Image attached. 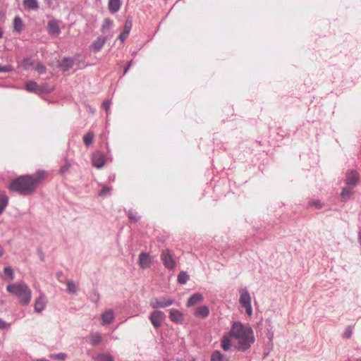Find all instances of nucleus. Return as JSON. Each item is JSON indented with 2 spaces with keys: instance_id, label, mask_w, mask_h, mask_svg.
Returning a JSON list of instances; mask_svg holds the SVG:
<instances>
[{
  "instance_id": "nucleus-8",
  "label": "nucleus",
  "mask_w": 361,
  "mask_h": 361,
  "mask_svg": "<svg viewBox=\"0 0 361 361\" xmlns=\"http://www.w3.org/2000/svg\"><path fill=\"white\" fill-rule=\"evenodd\" d=\"M359 173L353 170L346 173L345 183L348 185L355 186L359 182Z\"/></svg>"
},
{
  "instance_id": "nucleus-21",
  "label": "nucleus",
  "mask_w": 361,
  "mask_h": 361,
  "mask_svg": "<svg viewBox=\"0 0 361 361\" xmlns=\"http://www.w3.org/2000/svg\"><path fill=\"white\" fill-rule=\"evenodd\" d=\"M23 28V22L19 16H16L13 20V31L20 33Z\"/></svg>"
},
{
  "instance_id": "nucleus-22",
  "label": "nucleus",
  "mask_w": 361,
  "mask_h": 361,
  "mask_svg": "<svg viewBox=\"0 0 361 361\" xmlns=\"http://www.w3.org/2000/svg\"><path fill=\"white\" fill-rule=\"evenodd\" d=\"M4 279L6 281H12L14 279V272L11 267H7L4 269Z\"/></svg>"
},
{
  "instance_id": "nucleus-26",
  "label": "nucleus",
  "mask_w": 361,
  "mask_h": 361,
  "mask_svg": "<svg viewBox=\"0 0 361 361\" xmlns=\"http://www.w3.org/2000/svg\"><path fill=\"white\" fill-rule=\"evenodd\" d=\"M94 136L92 132H88L83 136V142L86 146H89L92 142Z\"/></svg>"
},
{
  "instance_id": "nucleus-25",
  "label": "nucleus",
  "mask_w": 361,
  "mask_h": 361,
  "mask_svg": "<svg viewBox=\"0 0 361 361\" xmlns=\"http://www.w3.org/2000/svg\"><path fill=\"white\" fill-rule=\"evenodd\" d=\"M21 66L24 70H28L34 67V63L30 59L26 58L22 61Z\"/></svg>"
},
{
  "instance_id": "nucleus-33",
  "label": "nucleus",
  "mask_w": 361,
  "mask_h": 361,
  "mask_svg": "<svg viewBox=\"0 0 361 361\" xmlns=\"http://www.w3.org/2000/svg\"><path fill=\"white\" fill-rule=\"evenodd\" d=\"M67 289H68V291L71 293H76V286L72 281H68L67 282Z\"/></svg>"
},
{
  "instance_id": "nucleus-39",
  "label": "nucleus",
  "mask_w": 361,
  "mask_h": 361,
  "mask_svg": "<svg viewBox=\"0 0 361 361\" xmlns=\"http://www.w3.org/2000/svg\"><path fill=\"white\" fill-rule=\"evenodd\" d=\"M111 190V188L107 187V186H104L102 188V189L101 190V191L99 192V195L101 196H105V195H106L107 194L109 193Z\"/></svg>"
},
{
  "instance_id": "nucleus-19",
  "label": "nucleus",
  "mask_w": 361,
  "mask_h": 361,
  "mask_svg": "<svg viewBox=\"0 0 361 361\" xmlns=\"http://www.w3.org/2000/svg\"><path fill=\"white\" fill-rule=\"evenodd\" d=\"M8 203V197L4 191L0 190V215L3 213Z\"/></svg>"
},
{
  "instance_id": "nucleus-37",
  "label": "nucleus",
  "mask_w": 361,
  "mask_h": 361,
  "mask_svg": "<svg viewBox=\"0 0 361 361\" xmlns=\"http://www.w3.org/2000/svg\"><path fill=\"white\" fill-rule=\"evenodd\" d=\"M70 168L71 164L68 161H66L65 164L61 167L60 171L61 173H64L67 172Z\"/></svg>"
},
{
  "instance_id": "nucleus-40",
  "label": "nucleus",
  "mask_w": 361,
  "mask_h": 361,
  "mask_svg": "<svg viewBox=\"0 0 361 361\" xmlns=\"http://www.w3.org/2000/svg\"><path fill=\"white\" fill-rule=\"evenodd\" d=\"M111 24H112V21L111 20L106 19L104 21V24L102 25V30L109 27Z\"/></svg>"
},
{
  "instance_id": "nucleus-14",
  "label": "nucleus",
  "mask_w": 361,
  "mask_h": 361,
  "mask_svg": "<svg viewBox=\"0 0 361 361\" xmlns=\"http://www.w3.org/2000/svg\"><path fill=\"white\" fill-rule=\"evenodd\" d=\"M106 38L105 37H99L96 40L93 42L91 47L94 52H98L101 50L102 47L106 43Z\"/></svg>"
},
{
  "instance_id": "nucleus-6",
  "label": "nucleus",
  "mask_w": 361,
  "mask_h": 361,
  "mask_svg": "<svg viewBox=\"0 0 361 361\" xmlns=\"http://www.w3.org/2000/svg\"><path fill=\"white\" fill-rule=\"evenodd\" d=\"M165 317V314L162 311L154 310L152 312L149 319L154 327L158 328L161 325Z\"/></svg>"
},
{
  "instance_id": "nucleus-44",
  "label": "nucleus",
  "mask_w": 361,
  "mask_h": 361,
  "mask_svg": "<svg viewBox=\"0 0 361 361\" xmlns=\"http://www.w3.org/2000/svg\"><path fill=\"white\" fill-rule=\"evenodd\" d=\"M132 64H133V61L131 60V61H130L128 62V66L125 68V70H124V74L127 73V71H128V69L130 68V67L132 66Z\"/></svg>"
},
{
  "instance_id": "nucleus-5",
  "label": "nucleus",
  "mask_w": 361,
  "mask_h": 361,
  "mask_svg": "<svg viewBox=\"0 0 361 361\" xmlns=\"http://www.w3.org/2000/svg\"><path fill=\"white\" fill-rule=\"evenodd\" d=\"M174 300L169 297H162L160 298H154L150 301V306L154 308H164L172 305Z\"/></svg>"
},
{
  "instance_id": "nucleus-49",
  "label": "nucleus",
  "mask_w": 361,
  "mask_h": 361,
  "mask_svg": "<svg viewBox=\"0 0 361 361\" xmlns=\"http://www.w3.org/2000/svg\"><path fill=\"white\" fill-rule=\"evenodd\" d=\"M37 361H49V360H45V359H43V360H37Z\"/></svg>"
},
{
  "instance_id": "nucleus-47",
  "label": "nucleus",
  "mask_w": 361,
  "mask_h": 361,
  "mask_svg": "<svg viewBox=\"0 0 361 361\" xmlns=\"http://www.w3.org/2000/svg\"><path fill=\"white\" fill-rule=\"evenodd\" d=\"M44 1L49 5L50 6L52 3V0H44Z\"/></svg>"
},
{
  "instance_id": "nucleus-41",
  "label": "nucleus",
  "mask_w": 361,
  "mask_h": 361,
  "mask_svg": "<svg viewBox=\"0 0 361 361\" xmlns=\"http://www.w3.org/2000/svg\"><path fill=\"white\" fill-rule=\"evenodd\" d=\"M110 104H111V102H110L109 101H108V100L104 101V102L102 103V107H103L106 111H108V109H109Z\"/></svg>"
},
{
  "instance_id": "nucleus-35",
  "label": "nucleus",
  "mask_w": 361,
  "mask_h": 361,
  "mask_svg": "<svg viewBox=\"0 0 361 361\" xmlns=\"http://www.w3.org/2000/svg\"><path fill=\"white\" fill-rule=\"evenodd\" d=\"M50 357L58 360H63L66 358V355L62 353L58 354H52L50 355Z\"/></svg>"
},
{
  "instance_id": "nucleus-48",
  "label": "nucleus",
  "mask_w": 361,
  "mask_h": 361,
  "mask_svg": "<svg viewBox=\"0 0 361 361\" xmlns=\"http://www.w3.org/2000/svg\"><path fill=\"white\" fill-rule=\"evenodd\" d=\"M3 36V32L1 30V29L0 28V38H1Z\"/></svg>"
},
{
  "instance_id": "nucleus-24",
  "label": "nucleus",
  "mask_w": 361,
  "mask_h": 361,
  "mask_svg": "<svg viewBox=\"0 0 361 361\" xmlns=\"http://www.w3.org/2000/svg\"><path fill=\"white\" fill-rule=\"evenodd\" d=\"M211 361H227V359L219 350H215L212 354Z\"/></svg>"
},
{
  "instance_id": "nucleus-38",
  "label": "nucleus",
  "mask_w": 361,
  "mask_h": 361,
  "mask_svg": "<svg viewBox=\"0 0 361 361\" xmlns=\"http://www.w3.org/2000/svg\"><path fill=\"white\" fill-rule=\"evenodd\" d=\"M13 71L11 66H0V73H7Z\"/></svg>"
},
{
  "instance_id": "nucleus-23",
  "label": "nucleus",
  "mask_w": 361,
  "mask_h": 361,
  "mask_svg": "<svg viewBox=\"0 0 361 361\" xmlns=\"http://www.w3.org/2000/svg\"><path fill=\"white\" fill-rule=\"evenodd\" d=\"M240 302L245 308V312L248 314V294L246 292L241 293Z\"/></svg>"
},
{
  "instance_id": "nucleus-15",
  "label": "nucleus",
  "mask_w": 361,
  "mask_h": 361,
  "mask_svg": "<svg viewBox=\"0 0 361 361\" xmlns=\"http://www.w3.org/2000/svg\"><path fill=\"white\" fill-rule=\"evenodd\" d=\"M114 318V314L112 310H108L102 314V324H111Z\"/></svg>"
},
{
  "instance_id": "nucleus-46",
  "label": "nucleus",
  "mask_w": 361,
  "mask_h": 361,
  "mask_svg": "<svg viewBox=\"0 0 361 361\" xmlns=\"http://www.w3.org/2000/svg\"><path fill=\"white\" fill-rule=\"evenodd\" d=\"M4 251L3 247L0 245V257H1L4 254Z\"/></svg>"
},
{
  "instance_id": "nucleus-1",
  "label": "nucleus",
  "mask_w": 361,
  "mask_h": 361,
  "mask_svg": "<svg viewBox=\"0 0 361 361\" xmlns=\"http://www.w3.org/2000/svg\"><path fill=\"white\" fill-rule=\"evenodd\" d=\"M231 341L238 350L245 351L248 349V331L239 322H233L230 331L222 337L221 346L224 350L228 351L231 348Z\"/></svg>"
},
{
  "instance_id": "nucleus-43",
  "label": "nucleus",
  "mask_w": 361,
  "mask_h": 361,
  "mask_svg": "<svg viewBox=\"0 0 361 361\" xmlns=\"http://www.w3.org/2000/svg\"><path fill=\"white\" fill-rule=\"evenodd\" d=\"M6 327V322L0 319V329H5Z\"/></svg>"
},
{
  "instance_id": "nucleus-42",
  "label": "nucleus",
  "mask_w": 361,
  "mask_h": 361,
  "mask_svg": "<svg viewBox=\"0 0 361 361\" xmlns=\"http://www.w3.org/2000/svg\"><path fill=\"white\" fill-rule=\"evenodd\" d=\"M128 35H125V32L123 31V32L119 35L118 39L123 42L127 38Z\"/></svg>"
},
{
  "instance_id": "nucleus-18",
  "label": "nucleus",
  "mask_w": 361,
  "mask_h": 361,
  "mask_svg": "<svg viewBox=\"0 0 361 361\" xmlns=\"http://www.w3.org/2000/svg\"><path fill=\"white\" fill-rule=\"evenodd\" d=\"M203 300V296L200 293H195L192 295L187 302V306L191 307L198 303H200Z\"/></svg>"
},
{
  "instance_id": "nucleus-12",
  "label": "nucleus",
  "mask_w": 361,
  "mask_h": 361,
  "mask_svg": "<svg viewBox=\"0 0 361 361\" xmlns=\"http://www.w3.org/2000/svg\"><path fill=\"white\" fill-rule=\"evenodd\" d=\"M209 314V307L206 305H202L198 307L195 312L194 315L197 318H206Z\"/></svg>"
},
{
  "instance_id": "nucleus-34",
  "label": "nucleus",
  "mask_w": 361,
  "mask_h": 361,
  "mask_svg": "<svg viewBox=\"0 0 361 361\" xmlns=\"http://www.w3.org/2000/svg\"><path fill=\"white\" fill-rule=\"evenodd\" d=\"M37 85L34 81H30L26 84V90H36Z\"/></svg>"
},
{
  "instance_id": "nucleus-27",
  "label": "nucleus",
  "mask_w": 361,
  "mask_h": 361,
  "mask_svg": "<svg viewBox=\"0 0 361 361\" xmlns=\"http://www.w3.org/2000/svg\"><path fill=\"white\" fill-rule=\"evenodd\" d=\"M90 343L93 345H97L101 342L102 337L99 334L95 333L90 336Z\"/></svg>"
},
{
  "instance_id": "nucleus-50",
  "label": "nucleus",
  "mask_w": 361,
  "mask_h": 361,
  "mask_svg": "<svg viewBox=\"0 0 361 361\" xmlns=\"http://www.w3.org/2000/svg\"><path fill=\"white\" fill-rule=\"evenodd\" d=\"M251 313H252V311H251V309L250 308V312H249L250 315L251 314Z\"/></svg>"
},
{
  "instance_id": "nucleus-4",
  "label": "nucleus",
  "mask_w": 361,
  "mask_h": 361,
  "mask_svg": "<svg viewBox=\"0 0 361 361\" xmlns=\"http://www.w3.org/2000/svg\"><path fill=\"white\" fill-rule=\"evenodd\" d=\"M161 259L164 267L169 269H173L176 266L172 253L169 249H165L161 251Z\"/></svg>"
},
{
  "instance_id": "nucleus-3",
  "label": "nucleus",
  "mask_w": 361,
  "mask_h": 361,
  "mask_svg": "<svg viewBox=\"0 0 361 361\" xmlns=\"http://www.w3.org/2000/svg\"><path fill=\"white\" fill-rule=\"evenodd\" d=\"M6 290L16 296L19 303L23 306L28 305L32 300V290L24 282L8 284L6 286Z\"/></svg>"
},
{
  "instance_id": "nucleus-13",
  "label": "nucleus",
  "mask_w": 361,
  "mask_h": 361,
  "mask_svg": "<svg viewBox=\"0 0 361 361\" xmlns=\"http://www.w3.org/2000/svg\"><path fill=\"white\" fill-rule=\"evenodd\" d=\"M169 318L173 322H182L183 321V314L178 310H171Z\"/></svg>"
},
{
  "instance_id": "nucleus-11",
  "label": "nucleus",
  "mask_w": 361,
  "mask_h": 361,
  "mask_svg": "<svg viewBox=\"0 0 361 361\" xmlns=\"http://www.w3.org/2000/svg\"><path fill=\"white\" fill-rule=\"evenodd\" d=\"M46 306V300L45 295L44 294H40L39 296L36 299L35 302V310L37 312H42Z\"/></svg>"
},
{
  "instance_id": "nucleus-36",
  "label": "nucleus",
  "mask_w": 361,
  "mask_h": 361,
  "mask_svg": "<svg viewBox=\"0 0 361 361\" xmlns=\"http://www.w3.org/2000/svg\"><path fill=\"white\" fill-rule=\"evenodd\" d=\"M34 68L39 73H44L46 71L45 66L42 63H38L35 66H34Z\"/></svg>"
},
{
  "instance_id": "nucleus-2",
  "label": "nucleus",
  "mask_w": 361,
  "mask_h": 361,
  "mask_svg": "<svg viewBox=\"0 0 361 361\" xmlns=\"http://www.w3.org/2000/svg\"><path fill=\"white\" fill-rule=\"evenodd\" d=\"M47 176L44 171H38L32 175L20 176L11 182L9 189L21 195L31 194Z\"/></svg>"
},
{
  "instance_id": "nucleus-45",
  "label": "nucleus",
  "mask_w": 361,
  "mask_h": 361,
  "mask_svg": "<svg viewBox=\"0 0 361 361\" xmlns=\"http://www.w3.org/2000/svg\"><path fill=\"white\" fill-rule=\"evenodd\" d=\"M251 334H252V331L250 329V343H253L255 341L254 337L251 336Z\"/></svg>"
},
{
  "instance_id": "nucleus-30",
  "label": "nucleus",
  "mask_w": 361,
  "mask_h": 361,
  "mask_svg": "<svg viewBox=\"0 0 361 361\" xmlns=\"http://www.w3.org/2000/svg\"><path fill=\"white\" fill-rule=\"evenodd\" d=\"M96 361H113V358L111 355L107 354H99L95 357Z\"/></svg>"
},
{
  "instance_id": "nucleus-28",
  "label": "nucleus",
  "mask_w": 361,
  "mask_h": 361,
  "mask_svg": "<svg viewBox=\"0 0 361 361\" xmlns=\"http://www.w3.org/2000/svg\"><path fill=\"white\" fill-rule=\"evenodd\" d=\"M353 331V326H348L343 333V335H342L343 338L345 339H349L352 336Z\"/></svg>"
},
{
  "instance_id": "nucleus-7",
  "label": "nucleus",
  "mask_w": 361,
  "mask_h": 361,
  "mask_svg": "<svg viewBox=\"0 0 361 361\" xmlns=\"http://www.w3.org/2000/svg\"><path fill=\"white\" fill-rule=\"evenodd\" d=\"M152 263V259L147 252H141L139 255L138 264L142 269L149 268Z\"/></svg>"
},
{
  "instance_id": "nucleus-20",
  "label": "nucleus",
  "mask_w": 361,
  "mask_h": 361,
  "mask_svg": "<svg viewBox=\"0 0 361 361\" xmlns=\"http://www.w3.org/2000/svg\"><path fill=\"white\" fill-rule=\"evenodd\" d=\"M23 6L30 10L36 11L39 8V3L37 0H23Z\"/></svg>"
},
{
  "instance_id": "nucleus-17",
  "label": "nucleus",
  "mask_w": 361,
  "mask_h": 361,
  "mask_svg": "<svg viewBox=\"0 0 361 361\" xmlns=\"http://www.w3.org/2000/svg\"><path fill=\"white\" fill-rule=\"evenodd\" d=\"M74 61L71 58H64L60 63V68L63 71H68L73 68Z\"/></svg>"
},
{
  "instance_id": "nucleus-32",
  "label": "nucleus",
  "mask_w": 361,
  "mask_h": 361,
  "mask_svg": "<svg viewBox=\"0 0 361 361\" xmlns=\"http://www.w3.org/2000/svg\"><path fill=\"white\" fill-rule=\"evenodd\" d=\"M131 27H132V20L128 18L126 20L124 27H123V32H125V35H129Z\"/></svg>"
},
{
  "instance_id": "nucleus-10",
  "label": "nucleus",
  "mask_w": 361,
  "mask_h": 361,
  "mask_svg": "<svg viewBox=\"0 0 361 361\" xmlns=\"http://www.w3.org/2000/svg\"><path fill=\"white\" fill-rule=\"evenodd\" d=\"M47 30L51 35L58 36L61 33L59 23L56 20H51L48 22Z\"/></svg>"
},
{
  "instance_id": "nucleus-31",
  "label": "nucleus",
  "mask_w": 361,
  "mask_h": 361,
  "mask_svg": "<svg viewBox=\"0 0 361 361\" xmlns=\"http://www.w3.org/2000/svg\"><path fill=\"white\" fill-rule=\"evenodd\" d=\"M353 192L350 188H345L343 189L341 196L343 199H348L351 197Z\"/></svg>"
},
{
  "instance_id": "nucleus-16",
  "label": "nucleus",
  "mask_w": 361,
  "mask_h": 361,
  "mask_svg": "<svg viewBox=\"0 0 361 361\" xmlns=\"http://www.w3.org/2000/svg\"><path fill=\"white\" fill-rule=\"evenodd\" d=\"M121 6V0H109L108 8L111 13H115L120 9Z\"/></svg>"
},
{
  "instance_id": "nucleus-29",
  "label": "nucleus",
  "mask_w": 361,
  "mask_h": 361,
  "mask_svg": "<svg viewBox=\"0 0 361 361\" xmlns=\"http://www.w3.org/2000/svg\"><path fill=\"white\" fill-rule=\"evenodd\" d=\"M189 279V276L186 272L181 271L178 276V281L181 284H185Z\"/></svg>"
},
{
  "instance_id": "nucleus-9",
  "label": "nucleus",
  "mask_w": 361,
  "mask_h": 361,
  "mask_svg": "<svg viewBox=\"0 0 361 361\" xmlns=\"http://www.w3.org/2000/svg\"><path fill=\"white\" fill-rule=\"evenodd\" d=\"M92 165L97 168H102L105 162L104 156L102 153L99 152H95L92 157Z\"/></svg>"
}]
</instances>
